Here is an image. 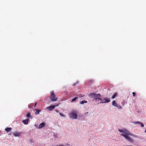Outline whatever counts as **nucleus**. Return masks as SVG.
I'll use <instances>...</instances> for the list:
<instances>
[{
	"label": "nucleus",
	"mask_w": 146,
	"mask_h": 146,
	"mask_svg": "<svg viewBox=\"0 0 146 146\" xmlns=\"http://www.w3.org/2000/svg\"><path fill=\"white\" fill-rule=\"evenodd\" d=\"M118 131L119 132L124 133L121 134H120L123 137L129 142H133V140L129 136L132 135L129 130L126 129H119Z\"/></svg>",
	"instance_id": "nucleus-1"
},
{
	"label": "nucleus",
	"mask_w": 146,
	"mask_h": 146,
	"mask_svg": "<svg viewBox=\"0 0 146 146\" xmlns=\"http://www.w3.org/2000/svg\"><path fill=\"white\" fill-rule=\"evenodd\" d=\"M101 96V95L100 94H96L94 93H91L88 95L91 98H93L95 100H97L100 101L102 100V98H100Z\"/></svg>",
	"instance_id": "nucleus-2"
},
{
	"label": "nucleus",
	"mask_w": 146,
	"mask_h": 146,
	"mask_svg": "<svg viewBox=\"0 0 146 146\" xmlns=\"http://www.w3.org/2000/svg\"><path fill=\"white\" fill-rule=\"evenodd\" d=\"M68 115L69 117L72 119H76L77 117V113L74 112L69 113Z\"/></svg>",
	"instance_id": "nucleus-3"
},
{
	"label": "nucleus",
	"mask_w": 146,
	"mask_h": 146,
	"mask_svg": "<svg viewBox=\"0 0 146 146\" xmlns=\"http://www.w3.org/2000/svg\"><path fill=\"white\" fill-rule=\"evenodd\" d=\"M50 100L53 102H55L58 99L56 98L54 94V92L52 91L51 92L50 96Z\"/></svg>",
	"instance_id": "nucleus-4"
},
{
	"label": "nucleus",
	"mask_w": 146,
	"mask_h": 146,
	"mask_svg": "<svg viewBox=\"0 0 146 146\" xmlns=\"http://www.w3.org/2000/svg\"><path fill=\"white\" fill-rule=\"evenodd\" d=\"M103 100L104 101L105 100V101L101 102H100V104H104L106 103H108L110 102V98H105Z\"/></svg>",
	"instance_id": "nucleus-5"
},
{
	"label": "nucleus",
	"mask_w": 146,
	"mask_h": 146,
	"mask_svg": "<svg viewBox=\"0 0 146 146\" xmlns=\"http://www.w3.org/2000/svg\"><path fill=\"white\" fill-rule=\"evenodd\" d=\"M132 123H134V124H139L140 125L141 127H143L144 126V124L143 123L139 121H133L132 122Z\"/></svg>",
	"instance_id": "nucleus-6"
},
{
	"label": "nucleus",
	"mask_w": 146,
	"mask_h": 146,
	"mask_svg": "<svg viewBox=\"0 0 146 146\" xmlns=\"http://www.w3.org/2000/svg\"><path fill=\"white\" fill-rule=\"evenodd\" d=\"M56 106H51L47 108V109L48 110L51 111L54 109Z\"/></svg>",
	"instance_id": "nucleus-7"
},
{
	"label": "nucleus",
	"mask_w": 146,
	"mask_h": 146,
	"mask_svg": "<svg viewBox=\"0 0 146 146\" xmlns=\"http://www.w3.org/2000/svg\"><path fill=\"white\" fill-rule=\"evenodd\" d=\"M21 133V132H15L13 133V135L15 137H17L20 135Z\"/></svg>",
	"instance_id": "nucleus-8"
},
{
	"label": "nucleus",
	"mask_w": 146,
	"mask_h": 146,
	"mask_svg": "<svg viewBox=\"0 0 146 146\" xmlns=\"http://www.w3.org/2000/svg\"><path fill=\"white\" fill-rule=\"evenodd\" d=\"M29 120V119H27L25 120H23L22 122L24 124L27 125L28 123Z\"/></svg>",
	"instance_id": "nucleus-9"
},
{
	"label": "nucleus",
	"mask_w": 146,
	"mask_h": 146,
	"mask_svg": "<svg viewBox=\"0 0 146 146\" xmlns=\"http://www.w3.org/2000/svg\"><path fill=\"white\" fill-rule=\"evenodd\" d=\"M45 124L44 123H40L39 125V128L40 129L42 128L44 126Z\"/></svg>",
	"instance_id": "nucleus-10"
},
{
	"label": "nucleus",
	"mask_w": 146,
	"mask_h": 146,
	"mask_svg": "<svg viewBox=\"0 0 146 146\" xmlns=\"http://www.w3.org/2000/svg\"><path fill=\"white\" fill-rule=\"evenodd\" d=\"M12 129L11 127H8L5 129V130L7 132H8L10 131Z\"/></svg>",
	"instance_id": "nucleus-11"
},
{
	"label": "nucleus",
	"mask_w": 146,
	"mask_h": 146,
	"mask_svg": "<svg viewBox=\"0 0 146 146\" xmlns=\"http://www.w3.org/2000/svg\"><path fill=\"white\" fill-rule=\"evenodd\" d=\"M79 118L78 119L81 120H84V118L83 115L80 116Z\"/></svg>",
	"instance_id": "nucleus-12"
},
{
	"label": "nucleus",
	"mask_w": 146,
	"mask_h": 146,
	"mask_svg": "<svg viewBox=\"0 0 146 146\" xmlns=\"http://www.w3.org/2000/svg\"><path fill=\"white\" fill-rule=\"evenodd\" d=\"M117 104L114 100H113V101L112 102V105L113 106H114L115 107Z\"/></svg>",
	"instance_id": "nucleus-13"
},
{
	"label": "nucleus",
	"mask_w": 146,
	"mask_h": 146,
	"mask_svg": "<svg viewBox=\"0 0 146 146\" xmlns=\"http://www.w3.org/2000/svg\"><path fill=\"white\" fill-rule=\"evenodd\" d=\"M80 104H83L84 103H86L87 101L86 100H84L80 102Z\"/></svg>",
	"instance_id": "nucleus-14"
},
{
	"label": "nucleus",
	"mask_w": 146,
	"mask_h": 146,
	"mask_svg": "<svg viewBox=\"0 0 146 146\" xmlns=\"http://www.w3.org/2000/svg\"><path fill=\"white\" fill-rule=\"evenodd\" d=\"M36 111L35 113V114L36 115L38 114L40 112V110H36Z\"/></svg>",
	"instance_id": "nucleus-15"
},
{
	"label": "nucleus",
	"mask_w": 146,
	"mask_h": 146,
	"mask_svg": "<svg viewBox=\"0 0 146 146\" xmlns=\"http://www.w3.org/2000/svg\"><path fill=\"white\" fill-rule=\"evenodd\" d=\"M115 107L118 109H122V107L120 105L118 104H117Z\"/></svg>",
	"instance_id": "nucleus-16"
},
{
	"label": "nucleus",
	"mask_w": 146,
	"mask_h": 146,
	"mask_svg": "<svg viewBox=\"0 0 146 146\" xmlns=\"http://www.w3.org/2000/svg\"><path fill=\"white\" fill-rule=\"evenodd\" d=\"M78 98V97H76L74 98L73 99H72L71 102H72L75 101Z\"/></svg>",
	"instance_id": "nucleus-17"
},
{
	"label": "nucleus",
	"mask_w": 146,
	"mask_h": 146,
	"mask_svg": "<svg viewBox=\"0 0 146 146\" xmlns=\"http://www.w3.org/2000/svg\"><path fill=\"white\" fill-rule=\"evenodd\" d=\"M117 93H114L113 94V95L112 96L111 98L112 99H114L115 98V97L117 95Z\"/></svg>",
	"instance_id": "nucleus-18"
},
{
	"label": "nucleus",
	"mask_w": 146,
	"mask_h": 146,
	"mask_svg": "<svg viewBox=\"0 0 146 146\" xmlns=\"http://www.w3.org/2000/svg\"><path fill=\"white\" fill-rule=\"evenodd\" d=\"M93 82L94 81L93 80H90L88 81V83L89 84H92Z\"/></svg>",
	"instance_id": "nucleus-19"
},
{
	"label": "nucleus",
	"mask_w": 146,
	"mask_h": 146,
	"mask_svg": "<svg viewBox=\"0 0 146 146\" xmlns=\"http://www.w3.org/2000/svg\"><path fill=\"white\" fill-rule=\"evenodd\" d=\"M31 116V114L30 113H28L27 115V117H29Z\"/></svg>",
	"instance_id": "nucleus-20"
},
{
	"label": "nucleus",
	"mask_w": 146,
	"mask_h": 146,
	"mask_svg": "<svg viewBox=\"0 0 146 146\" xmlns=\"http://www.w3.org/2000/svg\"><path fill=\"white\" fill-rule=\"evenodd\" d=\"M59 114L60 116H62V117H65V115L62 113H59Z\"/></svg>",
	"instance_id": "nucleus-21"
},
{
	"label": "nucleus",
	"mask_w": 146,
	"mask_h": 146,
	"mask_svg": "<svg viewBox=\"0 0 146 146\" xmlns=\"http://www.w3.org/2000/svg\"><path fill=\"white\" fill-rule=\"evenodd\" d=\"M78 82L77 81L75 83H74L73 84V86H75L76 84H78Z\"/></svg>",
	"instance_id": "nucleus-22"
},
{
	"label": "nucleus",
	"mask_w": 146,
	"mask_h": 146,
	"mask_svg": "<svg viewBox=\"0 0 146 146\" xmlns=\"http://www.w3.org/2000/svg\"><path fill=\"white\" fill-rule=\"evenodd\" d=\"M132 94H133V96H134V97L135 96V95H136V94H135V92H133L132 93Z\"/></svg>",
	"instance_id": "nucleus-23"
},
{
	"label": "nucleus",
	"mask_w": 146,
	"mask_h": 146,
	"mask_svg": "<svg viewBox=\"0 0 146 146\" xmlns=\"http://www.w3.org/2000/svg\"><path fill=\"white\" fill-rule=\"evenodd\" d=\"M55 146H64V145H63L59 144V145H57Z\"/></svg>",
	"instance_id": "nucleus-24"
},
{
	"label": "nucleus",
	"mask_w": 146,
	"mask_h": 146,
	"mask_svg": "<svg viewBox=\"0 0 146 146\" xmlns=\"http://www.w3.org/2000/svg\"><path fill=\"white\" fill-rule=\"evenodd\" d=\"M82 97V96H81V94H80V95H79V98H81V97Z\"/></svg>",
	"instance_id": "nucleus-25"
},
{
	"label": "nucleus",
	"mask_w": 146,
	"mask_h": 146,
	"mask_svg": "<svg viewBox=\"0 0 146 146\" xmlns=\"http://www.w3.org/2000/svg\"><path fill=\"white\" fill-rule=\"evenodd\" d=\"M55 111L56 113H58V111L57 110H55Z\"/></svg>",
	"instance_id": "nucleus-26"
},
{
	"label": "nucleus",
	"mask_w": 146,
	"mask_h": 146,
	"mask_svg": "<svg viewBox=\"0 0 146 146\" xmlns=\"http://www.w3.org/2000/svg\"><path fill=\"white\" fill-rule=\"evenodd\" d=\"M36 104H37V103H35V106H34V107H36Z\"/></svg>",
	"instance_id": "nucleus-27"
},
{
	"label": "nucleus",
	"mask_w": 146,
	"mask_h": 146,
	"mask_svg": "<svg viewBox=\"0 0 146 146\" xmlns=\"http://www.w3.org/2000/svg\"><path fill=\"white\" fill-rule=\"evenodd\" d=\"M88 112H86V113H85V114L86 115V114H88Z\"/></svg>",
	"instance_id": "nucleus-28"
},
{
	"label": "nucleus",
	"mask_w": 146,
	"mask_h": 146,
	"mask_svg": "<svg viewBox=\"0 0 146 146\" xmlns=\"http://www.w3.org/2000/svg\"><path fill=\"white\" fill-rule=\"evenodd\" d=\"M145 133H146V129H145V131H144Z\"/></svg>",
	"instance_id": "nucleus-29"
},
{
	"label": "nucleus",
	"mask_w": 146,
	"mask_h": 146,
	"mask_svg": "<svg viewBox=\"0 0 146 146\" xmlns=\"http://www.w3.org/2000/svg\"><path fill=\"white\" fill-rule=\"evenodd\" d=\"M133 136V137H137L136 136Z\"/></svg>",
	"instance_id": "nucleus-30"
},
{
	"label": "nucleus",
	"mask_w": 146,
	"mask_h": 146,
	"mask_svg": "<svg viewBox=\"0 0 146 146\" xmlns=\"http://www.w3.org/2000/svg\"><path fill=\"white\" fill-rule=\"evenodd\" d=\"M35 126H36V125H35Z\"/></svg>",
	"instance_id": "nucleus-31"
}]
</instances>
